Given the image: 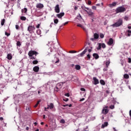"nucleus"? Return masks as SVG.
<instances>
[{"mask_svg": "<svg viewBox=\"0 0 131 131\" xmlns=\"http://www.w3.org/2000/svg\"><path fill=\"white\" fill-rule=\"evenodd\" d=\"M38 55V52L35 51L31 50L28 53V56L30 57L31 60H36V55Z\"/></svg>", "mask_w": 131, "mask_h": 131, "instance_id": "obj_1", "label": "nucleus"}, {"mask_svg": "<svg viewBox=\"0 0 131 131\" xmlns=\"http://www.w3.org/2000/svg\"><path fill=\"white\" fill-rule=\"evenodd\" d=\"M81 9H83L85 12H86L88 15L90 17H93V16H94V12H92V10L90 9V8L82 6Z\"/></svg>", "mask_w": 131, "mask_h": 131, "instance_id": "obj_2", "label": "nucleus"}, {"mask_svg": "<svg viewBox=\"0 0 131 131\" xmlns=\"http://www.w3.org/2000/svg\"><path fill=\"white\" fill-rule=\"evenodd\" d=\"M125 11H126V9L123 6L119 7L116 9L117 14H118V13H124Z\"/></svg>", "mask_w": 131, "mask_h": 131, "instance_id": "obj_3", "label": "nucleus"}, {"mask_svg": "<svg viewBox=\"0 0 131 131\" xmlns=\"http://www.w3.org/2000/svg\"><path fill=\"white\" fill-rule=\"evenodd\" d=\"M123 21L122 19H119L116 23L112 25L113 27H119L122 25Z\"/></svg>", "mask_w": 131, "mask_h": 131, "instance_id": "obj_4", "label": "nucleus"}, {"mask_svg": "<svg viewBox=\"0 0 131 131\" xmlns=\"http://www.w3.org/2000/svg\"><path fill=\"white\" fill-rule=\"evenodd\" d=\"M35 30V27L34 26H29L28 27V31L29 33H34Z\"/></svg>", "mask_w": 131, "mask_h": 131, "instance_id": "obj_5", "label": "nucleus"}, {"mask_svg": "<svg viewBox=\"0 0 131 131\" xmlns=\"http://www.w3.org/2000/svg\"><path fill=\"white\" fill-rule=\"evenodd\" d=\"M55 13H60V7H59V4L56 5L55 7Z\"/></svg>", "mask_w": 131, "mask_h": 131, "instance_id": "obj_6", "label": "nucleus"}, {"mask_svg": "<svg viewBox=\"0 0 131 131\" xmlns=\"http://www.w3.org/2000/svg\"><path fill=\"white\" fill-rule=\"evenodd\" d=\"M88 52V48H86L83 52H82L80 54V57H83L84 56V54Z\"/></svg>", "mask_w": 131, "mask_h": 131, "instance_id": "obj_7", "label": "nucleus"}, {"mask_svg": "<svg viewBox=\"0 0 131 131\" xmlns=\"http://www.w3.org/2000/svg\"><path fill=\"white\" fill-rule=\"evenodd\" d=\"M108 112H109V110L108 109L106 108H103L102 111V114H104V115H106V114H108Z\"/></svg>", "mask_w": 131, "mask_h": 131, "instance_id": "obj_8", "label": "nucleus"}, {"mask_svg": "<svg viewBox=\"0 0 131 131\" xmlns=\"http://www.w3.org/2000/svg\"><path fill=\"white\" fill-rule=\"evenodd\" d=\"M48 107L47 109H50V110H52V109H53L54 105V103H50L49 105H48Z\"/></svg>", "mask_w": 131, "mask_h": 131, "instance_id": "obj_9", "label": "nucleus"}, {"mask_svg": "<svg viewBox=\"0 0 131 131\" xmlns=\"http://www.w3.org/2000/svg\"><path fill=\"white\" fill-rule=\"evenodd\" d=\"M65 15V13L64 12H61L59 14H57L56 15L57 17H58L59 19H61Z\"/></svg>", "mask_w": 131, "mask_h": 131, "instance_id": "obj_10", "label": "nucleus"}, {"mask_svg": "<svg viewBox=\"0 0 131 131\" xmlns=\"http://www.w3.org/2000/svg\"><path fill=\"white\" fill-rule=\"evenodd\" d=\"M93 80H94V84H95V85H97V84H98L99 79H97L96 77H93Z\"/></svg>", "mask_w": 131, "mask_h": 131, "instance_id": "obj_11", "label": "nucleus"}, {"mask_svg": "<svg viewBox=\"0 0 131 131\" xmlns=\"http://www.w3.org/2000/svg\"><path fill=\"white\" fill-rule=\"evenodd\" d=\"M116 5H117V3L114 2L112 4H108V6L110 7V8H113V7H116Z\"/></svg>", "mask_w": 131, "mask_h": 131, "instance_id": "obj_12", "label": "nucleus"}, {"mask_svg": "<svg viewBox=\"0 0 131 131\" xmlns=\"http://www.w3.org/2000/svg\"><path fill=\"white\" fill-rule=\"evenodd\" d=\"M37 9H42L43 8V5L40 3L37 4L36 6Z\"/></svg>", "mask_w": 131, "mask_h": 131, "instance_id": "obj_13", "label": "nucleus"}, {"mask_svg": "<svg viewBox=\"0 0 131 131\" xmlns=\"http://www.w3.org/2000/svg\"><path fill=\"white\" fill-rule=\"evenodd\" d=\"M33 70L34 72H38L39 71V68L38 66H35L33 68Z\"/></svg>", "mask_w": 131, "mask_h": 131, "instance_id": "obj_14", "label": "nucleus"}, {"mask_svg": "<svg viewBox=\"0 0 131 131\" xmlns=\"http://www.w3.org/2000/svg\"><path fill=\"white\" fill-rule=\"evenodd\" d=\"M107 44L108 45V46H111L112 45H113V39H112V38L109 39Z\"/></svg>", "mask_w": 131, "mask_h": 131, "instance_id": "obj_15", "label": "nucleus"}, {"mask_svg": "<svg viewBox=\"0 0 131 131\" xmlns=\"http://www.w3.org/2000/svg\"><path fill=\"white\" fill-rule=\"evenodd\" d=\"M64 83H65V82H63L61 83H58L57 84V88H59V89H61V88H62V86H63V84H64Z\"/></svg>", "mask_w": 131, "mask_h": 131, "instance_id": "obj_16", "label": "nucleus"}, {"mask_svg": "<svg viewBox=\"0 0 131 131\" xmlns=\"http://www.w3.org/2000/svg\"><path fill=\"white\" fill-rule=\"evenodd\" d=\"M93 56L96 60H97V59L99 58V54H98V53H93Z\"/></svg>", "mask_w": 131, "mask_h": 131, "instance_id": "obj_17", "label": "nucleus"}, {"mask_svg": "<svg viewBox=\"0 0 131 131\" xmlns=\"http://www.w3.org/2000/svg\"><path fill=\"white\" fill-rule=\"evenodd\" d=\"M13 56H12V54L9 53L7 55V59L8 60H12Z\"/></svg>", "mask_w": 131, "mask_h": 131, "instance_id": "obj_18", "label": "nucleus"}, {"mask_svg": "<svg viewBox=\"0 0 131 131\" xmlns=\"http://www.w3.org/2000/svg\"><path fill=\"white\" fill-rule=\"evenodd\" d=\"M108 125V122H105L102 125H101V128H104V127H106Z\"/></svg>", "mask_w": 131, "mask_h": 131, "instance_id": "obj_19", "label": "nucleus"}, {"mask_svg": "<svg viewBox=\"0 0 131 131\" xmlns=\"http://www.w3.org/2000/svg\"><path fill=\"white\" fill-rule=\"evenodd\" d=\"M126 33L127 35V36H130L131 35V31L129 30H127L126 31Z\"/></svg>", "mask_w": 131, "mask_h": 131, "instance_id": "obj_20", "label": "nucleus"}, {"mask_svg": "<svg viewBox=\"0 0 131 131\" xmlns=\"http://www.w3.org/2000/svg\"><path fill=\"white\" fill-rule=\"evenodd\" d=\"M94 38L95 39H98V38H99V34H98L97 33H94Z\"/></svg>", "mask_w": 131, "mask_h": 131, "instance_id": "obj_21", "label": "nucleus"}, {"mask_svg": "<svg viewBox=\"0 0 131 131\" xmlns=\"http://www.w3.org/2000/svg\"><path fill=\"white\" fill-rule=\"evenodd\" d=\"M109 65H110V60H107L105 62V66L106 68H108V67H109Z\"/></svg>", "mask_w": 131, "mask_h": 131, "instance_id": "obj_22", "label": "nucleus"}, {"mask_svg": "<svg viewBox=\"0 0 131 131\" xmlns=\"http://www.w3.org/2000/svg\"><path fill=\"white\" fill-rule=\"evenodd\" d=\"M5 22H6V19L5 18H4L3 19H2L1 20L2 26H4V25H5Z\"/></svg>", "mask_w": 131, "mask_h": 131, "instance_id": "obj_23", "label": "nucleus"}, {"mask_svg": "<svg viewBox=\"0 0 131 131\" xmlns=\"http://www.w3.org/2000/svg\"><path fill=\"white\" fill-rule=\"evenodd\" d=\"M124 78H125L126 79H128V78H129V76L127 74H125L124 75Z\"/></svg>", "mask_w": 131, "mask_h": 131, "instance_id": "obj_24", "label": "nucleus"}, {"mask_svg": "<svg viewBox=\"0 0 131 131\" xmlns=\"http://www.w3.org/2000/svg\"><path fill=\"white\" fill-rule=\"evenodd\" d=\"M75 69L76 70H80V66L77 64L75 66Z\"/></svg>", "mask_w": 131, "mask_h": 131, "instance_id": "obj_25", "label": "nucleus"}, {"mask_svg": "<svg viewBox=\"0 0 131 131\" xmlns=\"http://www.w3.org/2000/svg\"><path fill=\"white\" fill-rule=\"evenodd\" d=\"M28 9L26 8H25L24 9L21 10V13H27Z\"/></svg>", "mask_w": 131, "mask_h": 131, "instance_id": "obj_26", "label": "nucleus"}, {"mask_svg": "<svg viewBox=\"0 0 131 131\" xmlns=\"http://www.w3.org/2000/svg\"><path fill=\"white\" fill-rule=\"evenodd\" d=\"M41 102V100H39L37 101V103L34 106V108H36L37 106H38V104H39L40 102Z\"/></svg>", "mask_w": 131, "mask_h": 131, "instance_id": "obj_27", "label": "nucleus"}, {"mask_svg": "<svg viewBox=\"0 0 131 131\" xmlns=\"http://www.w3.org/2000/svg\"><path fill=\"white\" fill-rule=\"evenodd\" d=\"M20 20H21L22 21H26V17L25 16H21L20 17Z\"/></svg>", "mask_w": 131, "mask_h": 131, "instance_id": "obj_28", "label": "nucleus"}, {"mask_svg": "<svg viewBox=\"0 0 131 131\" xmlns=\"http://www.w3.org/2000/svg\"><path fill=\"white\" fill-rule=\"evenodd\" d=\"M100 82L102 85H105V81H104L103 80H100Z\"/></svg>", "mask_w": 131, "mask_h": 131, "instance_id": "obj_29", "label": "nucleus"}, {"mask_svg": "<svg viewBox=\"0 0 131 131\" xmlns=\"http://www.w3.org/2000/svg\"><path fill=\"white\" fill-rule=\"evenodd\" d=\"M77 19H78V20H81V19H82V17L80 14H79L77 16Z\"/></svg>", "mask_w": 131, "mask_h": 131, "instance_id": "obj_30", "label": "nucleus"}, {"mask_svg": "<svg viewBox=\"0 0 131 131\" xmlns=\"http://www.w3.org/2000/svg\"><path fill=\"white\" fill-rule=\"evenodd\" d=\"M101 48H102V43H99V45H98V47H97V50H101Z\"/></svg>", "mask_w": 131, "mask_h": 131, "instance_id": "obj_31", "label": "nucleus"}, {"mask_svg": "<svg viewBox=\"0 0 131 131\" xmlns=\"http://www.w3.org/2000/svg\"><path fill=\"white\" fill-rule=\"evenodd\" d=\"M58 22H59V19L57 18L54 19V23H55V24H58Z\"/></svg>", "mask_w": 131, "mask_h": 131, "instance_id": "obj_32", "label": "nucleus"}, {"mask_svg": "<svg viewBox=\"0 0 131 131\" xmlns=\"http://www.w3.org/2000/svg\"><path fill=\"white\" fill-rule=\"evenodd\" d=\"M38 61H37V60L33 61V65H36V64H38Z\"/></svg>", "mask_w": 131, "mask_h": 131, "instance_id": "obj_33", "label": "nucleus"}, {"mask_svg": "<svg viewBox=\"0 0 131 131\" xmlns=\"http://www.w3.org/2000/svg\"><path fill=\"white\" fill-rule=\"evenodd\" d=\"M86 58H87V60L90 61V60H91V55H90V54H88L87 56H86Z\"/></svg>", "mask_w": 131, "mask_h": 131, "instance_id": "obj_34", "label": "nucleus"}, {"mask_svg": "<svg viewBox=\"0 0 131 131\" xmlns=\"http://www.w3.org/2000/svg\"><path fill=\"white\" fill-rule=\"evenodd\" d=\"M16 46H17V47H20L21 46V42L18 41L16 43Z\"/></svg>", "mask_w": 131, "mask_h": 131, "instance_id": "obj_35", "label": "nucleus"}, {"mask_svg": "<svg viewBox=\"0 0 131 131\" xmlns=\"http://www.w3.org/2000/svg\"><path fill=\"white\" fill-rule=\"evenodd\" d=\"M101 47L102 49H105V48H106V45L104 43H101Z\"/></svg>", "mask_w": 131, "mask_h": 131, "instance_id": "obj_36", "label": "nucleus"}, {"mask_svg": "<svg viewBox=\"0 0 131 131\" xmlns=\"http://www.w3.org/2000/svg\"><path fill=\"white\" fill-rule=\"evenodd\" d=\"M82 28L83 30L85 32H86V33H88V30H87L86 28H85V27H83V28Z\"/></svg>", "mask_w": 131, "mask_h": 131, "instance_id": "obj_37", "label": "nucleus"}, {"mask_svg": "<svg viewBox=\"0 0 131 131\" xmlns=\"http://www.w3.org/2000/svg\"><path fill=\"white\" fill-rule=\"evenodd\" d=\"M59 90H60V88L56 85V88H55V91H56V92H59Z\"/></svg>", "mask_w": 131, "mask_h": 131, "instance_id": "obj_38", "label": "nucleus"}, {"mask_svg": "<svg viewBox=\"0 0 131 131\" xmlns=\"http://www.w3.org/2000/svg\"><path fill=\"white\" fill-rule=\"evenodd\" d=\"M110 109H114L115 108V106H114V105H111V106H110Z\"/></svg>", "mask_w": 131, "mask_h": 131, "instance_id": "obj_39", "label": "nucleus"}, {"mask_svg": "<svg viewBox=\"0 0 131 131\" xmlns=\"http://www.w3.org/2000/svg\"><path fill=\"white\" fill-rule=\"evenodd\" d=\"M77 26L78 27H80L81 28H83V26H82L81 24H78L77 25Z\"/></svg>", "mask_w": 131, "mask_h": 131, "instance_id": "obj_40", "label": "nucleus"}, {"mask_svg": "<svg viewBox=\"0 0 131 131\" xmlns=\"http://www.w3.org/2000/svg\"><path fill=\"white\" fill-rule=\"evenodd\" d=\"M100 38H104V34L102 33H101L100 34Z\"/></svg>", "mask_w": 131, "mask_h": 131, "instance_id": "obj_41", "label": "nucleus"}, {"mask_svg": "<svg viewBox=\"0 0 131 131\" xmlns=\"http://www.w3.org/2000/svg\"><path fill=\"white\" fill-rule=\"evenodd\" d=\"M63 101H64V102H68V101H69V99L68 98H64L63 99Z\"/></svg>", "mask_w": 131, "mask_h": 131, "instance_id": "obj_42", "label": "nucleus"}, {"mask_svg": "<svg viewBox=\"0 0 131 131\" xmlns=\"http://www.w3.org/2000/svg\"><path fill=\"white\" fill-rule=\"evenodd\" d=\"M64 96H66V97H70V95L69 94V93H66L64 94Z\"/></svg>", "mask_w": 131, "mask_h": 131, "instance_id": "obj_43", "label": "nucleus"}, {"mask_svg": "<svg viewBox=\"0 0 131 131\" xmlns=\"http://www.w3.org/2000/svg\"><path fill=\"white\" fill-rule=\"evenodd\" d=\"M5 35H7V36H10V34L8 33V32H5Z\"/></svg>", "mask_w": 131, "mask_h": 131, "instance_id": "obj_44", "label": "nucleus"}, {"mask_svg": "<svg viewBox=\"0 0 131 131\" xmlns=\"http://www.w3.org/2000/svg\"><path fill=\"white\" fill-rule=\"evenodd\" d=\"M60 122H61V123H65V120H64V119H61V120H60Z\"/></svg>", "mask_w": 131, "mask_h": 131, "instance_id": "obj_45", "label": "nucleus"}, {"mask_svg": "<svg viewBox=\"0 0 131 131\" xmlns=\"http://www.w3.org/2000/svg\"><path fill=\"white\" fill-rule=\"evenodd\" d=\"M92 9L93 10H96L97 9V7L95 6H92Z\"/></svg>", "mask_w": 131, "mask_h": 131, "instance_id": "obj_46", "label": "nucleus"}, {"mask_svg": "<svg viewBox=\"0 0 131 131\" xmlns=\"http://www.w3.org/2000/svg\"><path fill=\"white\" fill-rule=\"evenodd\" d=\"M15 28H16V29H17V30L19 29V25H15Z\"/></svg>", "mask_w": 131, "mask_h": 131, "instance_id": "obj_47", "label": "nucleus"}, {"mask_svg": "<svg viewBox=\"0 0 131 131\" xmlns=\"http://www.w3.org/2000/svg\"><path fill=\"white\" fill-rule=\"evenodd\" d=\"M80 90L82 91V92H85V89L84 88H81L80 89Z\"/></svg>", "mask_w": 131, "mask_h": 131, "instance_id": "obj_48", "label": "nucleus"}, {"mask_svg": "<svg viewBox=\"0 0 131 131\" xmlns=\"http://www.w3.org/2000/svg\"><path fill=\"white\" fill-rule=\"evenodd\" d=\"M40 27V24H39L36 26V28H39V27Z\"/></svg>", "mask_w": 131, "mask_h": 131, "instance_id": "obj_49", "label": "nucleus"}, {"mask_svg": "<svg viewBox=\"0 0 131 131\" xmlns=\"http://www.w3.org/2000/svg\"><path fill=\"white\" fill-rule=\"evenodd\" d=\"M88 5H92V1H88Z\"/></svg>", "mask_w": 131, "mask_h": 131, "instance_id": "obj_50", "label": "nucleus"}, {"mask_svg": "<svg viewBox=\"0 0 131 131\" xmlns=\"http://www.w3.org/2000/svg\"><path fill=\"white\" fill-rule=\"evenodd\" d=\"M26 110L27 111V112H29V111H30V108H29V107H27V108H26Z\"/></svg>", "mask_w": 131, "mask_h": 131, "instance_id": "obj_51", "label": "nucleus"}, {"mask_svg": "<svg viewBox=\"0 0 131 131\" xmlns=\"http://www.w3.org/2000/svg\"><path fill=\"white\" fill-rule=\"evenodd\" d=\"M68 23H69V22L67 21V22L64 23V24H63V26L67 25V24H68Z\"/></svg>", "mask_w": 131, "mask_h": 131, "instance_id": "obj_52", "label": "nucleus"}, {"mask_svg": "<svg viewBox=\"0 0 131 131\" xmlns=\"http://www.w3.org/2000/svg\"><path fill=\"white\" fill-rule=\"evenodd\" d=\"M128 63H131V59H130V58H128Z\"/></svg>", "mask_w": 131, "mask_h": 131, "instance_id": "obj_53", "label": "nucleus"}, {"mask_svg": "<svg viewBox=\"0 0 131 131\" xmlns=\"http://www.w3.org/2000/svg\"><path fill=\"white\" fill-rule=\"evenodd\" d=\"M82 101H84V98H82L80 100V102H82Z\"/></svg>", "mask_w": 131, "mask_h": 131, "instance_id": "obj_54", "label": "nucleus"}, {"mask_svg": "<svg viewBox=\"0 0 131 131\" xmlns=\"http://www.w3.org/2000/svg\"><path fill=\"white\" fill-rule=\"evenodd\" d=\"M60 62V60L58 59L56 61H55V63H59Z\"/></svg>", "mask_w": 131, "mask_h": 131, "instance_id": "obj_55", "label": "nucleus"}, {"mask_svg": "<svg viewBox=\"0 0 131 131\" xmlns=\"http://www.w3.org/2000/svg\"><path fill=\"white\" fill-rule=\"evenodd\" d=\"M107 70H108L107 68L103 69V71H107Z\"/></svg>", "mask_w": 131, "mask_h": 131, "instance_id": "obj_56", "label": "nucleus"}, {"mask_svg": "<svg viewBox=\"0 0 131 131\" xmlns=\"http://www.w3.org/2000/svg\"><path fill=\"white\" fill-rule=\"evenodd\" d=\"M105 93H106V94H109L110 92H109V91L106 90V92H105Z\"/></svg>", "mask_w": 131, "mask_h": 131, "instance_id": "obj_57", "label": "nucleus"}, {"mask_svg": "<svg viewBox=\"0 0 131 131\" xmlns=\"http://www.w3.org/2000/svg\"><path fill=\"white\" fill-rule=\"evenodd\" d=\"M129 116L131 117V110L129 111Z\"/></svg>", "mask_w": 131, "mask_h": 131, "instance_id": "obj_58", "label": "nucleus"}, {"mask_svg": "<svg viewBox=\"0 0 131 131\" xmlns=\"http://www.w3.org/2000/svg\"><path fill=\"white\" fill-rule=\"evenodd\" d=\"M88 52H89V53H91V52H92V49H89V50H88Z\"/></svg>", "mask_w": 131, "mask_h": 131, "instance_id": "obj_59", "label": "nucleus"}, {"mask_svg": "<svg viewBox=\"0 0 131 131\" xmlns=\"http://www.w3.org/2000/svg\"><path fill=\"white\" fill-rule=\"evenodd\" d=\"M127 29H131V26H128Z\"/></svg>", "mask_w": 131, "mask_h": 131, "instance_id": "obj_60", "label": "nucleus"}, {"mask_svg": "<svg viewBox=\"0 0 131 131\" xmlns=\"http://www.w3.org/2000/svg\"><path fill=\"white\" fill-rule=\"evenodd\" d=\"M0 120H4V118L0 117Z\"/></svg>", "mask_w": 131, "mask_h": 131, "instance_id": "obj_61", "label": "nucleus"}, {"mask_svg": "<svg viewBox=\"0 0 131 131\" xmlns=\"http://www.w3.org/2000/svg\"><path fill=\"white\" fill-rule=\"evenodd\" d=\"M105 109H108V106H104Z\"/></svg>", "mask_w": 131, "mask_h": 131, "instance_id": "obj_62", "label": "nucleus"}, {"mask_svg": "<svg viewBox=\"0 0 131 131\" xmlns=\"http://www.w3.org/2000/svg\"><path fill=\"white\" fill-rule=\"evenodd\" d=\"M40 124H41V125H43L44 123H43V122H41L40 123Z\"/></svg>", "mask_w": 131, "mask_h": 131, "instance_id": "obj_63", "label": "nucleus"}, {"mask_svg": "<svg viewBox=\"0 0 131 131\" xmlns=\"http://www.w3.org/2000/svg\"><path fill=\"white\" fill-rule=\"evenodd\" d=\"M74 10H77V7L75 6L74 8Z\"/></svg>", "mask_w": 131, "mask_h": 131, "instance_id": "obj_64", "label": "nucleus"}]
</instances>
